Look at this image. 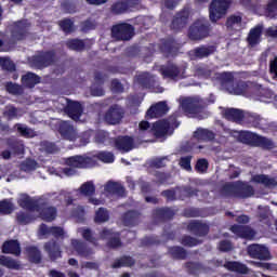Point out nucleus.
I'll list each match as a JSON object with an SVG mask.
<instances>
[{"label": "nucleus", "instance_id": "f257e3e1", "mask_svg": "<svg viewBox=\"0 0 277 277\" xmlns=\"http://www.w3.org/2000/svg\"><path fill=\"white\" fill-rule=\"evenodd\" d=\"M222 192L225 196L238 199H247L254 196L253 186L241 181L224 184L222 186Z\"/></svg>", "mask_w": 277, "mask_h": 277}, {"label": "nucleus", "instance_id": "f03ea898", "mask_svg": "<svg viewBox=\"0 0 277 277\" xmlns=\"http://www.w3.org/2000/svg\"><path fill=\"white\" fill-rule=\"evenodd\" d=\"M97 164L96 160L85 156V155H76L67 159V167L63 169V174L66 176H72L77 174V170L74 168L78 169H90L94 168Z\"/></svg>", "mask_w": 277, "mask_h": 277}, {"label": "nucleus", "instance_id": "7ed1b4c3", "mask_svg": "<svg viewBox=\"0 0 277 277\" xmlns=\"http://www.w3.org/2000/svg\"><path fill=\"white\" fill-rule=\"evenodd\" d=\"M239 140L242 144H249L251 146L261 147L264 150L274 149L275 145L272 138L259 135L258 133L250 131L239 132Z\"/></svg>", "mask_w": 277, "mask_h": 277}, {"label": "nucleus", "instance_id": "20e7f679", "mask_svg": "<svg viewBox=\"0 0 277 277\" xmlns=\"http://www.w3.org/2000/svg\"><path fill=\"white\" fill-rule=\"evenodd\" d=\"M30 63L36 69L43 70L57 63V52L54 50L39 52L31 57Z\"/></svg>", "mask_w": 277, "mask_h": 277}, {"label": "nucleus", "instance_id": "39448f33", "mask_svg": "<svg viewBox=\"0 0 277 277\" xmlns=\"http://www.w3.org/2000/svg\"><path fill=\"white\" fill-rule=\"evenodd\" d=\"M210 22L197 19L189 26L188 39L195 42L202 41L210 36Z\"/></svg>", "mask_w": 277, "mask_h": 277}, {"label": "nucleus", "instance_id": "423d86ee", "mask_svg": "<svg viewBox=\"0 0 277 277\" xmlns=\"http://www.w3.org/2000/svg\"><path fill=\"white\" fill-rule=\"evenodd\" d=\"M233 0H212L209 5V19L213 23L223 18L227 14Z\"/></svg>", "mask_w": 277, "mask_h": 277}, {"label": "nucleus", "instance_id": "0eeeda50", "mask_svg": "<svg viewBox=\"0 0 277 277\" xmlns=\"http://www.w3.org/2000/svg\"><path fill=\"white\" fill-rule=\"evenodd\" d=\"M159 71H161V75L163 77V79H184L185 78V71H186V67L184 66H179L173 62H167L166 65H162L159 68Z\"/></svg>", "mask_w": 277, "mask_h": 277}, {"label": "nucleus", "instance_id": "6e6552de", "mask_svg": "<svg viewBox=\"0 0 277 277\" xmlns=\"http://www.w3.org/2000/svg\"><path fill=\"white\" fill-rule=\"evenodd\" d=\"M111 35L119 41H129L134 36V26L129 23H120L111 28Z\"/></svg>", "mask_w": 277, "mask_h": 277}, {"label": "nucleus", "instance_id": "1a4fd4ad", "mask_svg": "<svg viewBox=\"0 0 277 277\" xmlns=\"http://www.w3.org/2000/svg\"><path fill=\"white\" fill-rule=\"evenodd\" d=\"M30 24L27 19L14 22L11 30V38L14 42L23 41L27 38Z\"/></svg>", "mask_w": 277, "mask_h": 277}, {"label": "nucleus", "instance_id": "9d476101", "mask_svg": "<svg viewBox=\"0 0 277 277\" xmlns=\"http://www.w3.org/2000/svg\"><path fill=\"white\" fill-rule=\"evenodd\" d=\"M126 116V110L119 104H113L105 113L104 119L107 123L116 126L121 122Z\"/></svg>", "mask_w": 277, "mask_h": 277}, {"label": "nucleus", "instance_id": "9b49d317", "mask_svg": "<svg viewBox=\"0 0 277 277\" xmlns=\"http://www.w3.org/2000/svg\"><path fill=\"white\" fill-rule=\"evenodd\" d=\"M58 135L65 141L76 142L77 141V129L70 121H61L56 126Z\"/></svg>", "mask_w": 277, "mask_h": 277}, {"label": "nucleus", "instance_id": "f8f14e48", "mask_svg": "<svg viewBox=\"0 0 277 277\" xmlns=\"http://www.w3.org/2000/svg\"><path fill=\"white\" fill-rule=\"evenodd\" d=\"M140 4V0H117L110 6L113 15H122Z\"/></svg>", "mask_w": 277, "mask_h": 277}, {"label": "nucleus", "instance_id": "ddd939ff", "mask_svg": "<svg viewBox=\"0 0 277 277\" xmlns=\"http://www.w3.org/2000/svg\"><path fill=\"white\" fill-rule=\"evenodd\" d=\"M181 107L184 114L187 116H197L202 113V106L199 101L193 97H186L182 100Z\"/></svg>", "mask_w": 277, "mask_h": 277}, {"label": "nucleus", "instance_id": "4468645a", "mask_svg": "<svg viewBox=\"0 0 277 277\" xmlns=\"http://www.w3.org/2000/svg\"><path fill=\"white\" fill-rule=\"evenodd\" d=\"M189 17V10L188 9H182L177 14L174 15L170 28L174 32H180L183 30L187 23Z\"/></svg>", "mask_w": 277, "mask_h": 277}, {"label": "nucleus", "instance_id": "2eb2a0df", "mask_svg": "<svg viewBox=\"0 0 277 277\" xmlns=\"http://www.w3.org/2000/svg\"><path fill=\"white\" fill-rule=\"evenodd\" d=\"M248 254L251 259L259 261H268L271 259L269 250L263 245L258 243L248 247Z\"/></svg>", "mask_w": 277, "mask_h": 277}, {"label": "nucleus", "instance_id": "dca6fc26", "mask_svg": "<svg viewBox=\"0 0 277 277\" xmlns=\"http://www.w3.org/2000/svg\"><path fill=\"white\" fill-rule=\"evenodd\" d=\"M159 51L164 57H174L179 52V44L174 38L162 39L159 43Z\"/></svg>", "mask_w": 277, "mask_h": 277}, {"label": "nucleus", "instance_id": "f3484780", "mask_svg": "<svg viewBox=\"0 0 277 277\" xmlns=\"http://www.w3.org/2000/svg\"><path fill=\"white\" fill-rule=\"evenodd\" d=\"M217 51L214 44H200L190 51V56L197 60L211 57Z\"/></svg>", "mask_w": 277, "mask_h": 277}, {"label": "nucleus", "instance_id": "a211bd4d", "mask_svg": "<svg viewBox=\"0 0 277 277\" xmlns=\"http://www.w3.org/2000/svg\"><path fill=\"white\" fill-rule=\"evenodd\" d=\"M71 246L75 250V252L83 259L90 260L92 256L95 254L94 249L90 248L87 242L72 239L71 240Z\"/></svg>", "mask_w": 277, "mask_h": 277}, {"label": "nucleus", "instance_id": "6ab92c4d", "mask_svg": "<svg viewBox=\"0 0 277 277\" xmlns=\"http://www.w3.org/2000/svg\"><path fill=\"white\" fill-rule=\"evenodd\" d=\"M64 111L71 120L78 122L83 115V106L79 102L67 101Z\"/></svg>", "mask_w": 277, "mask_h": 277}, {"label": "nucleus", "instance_id": "aec40b11", "mask_svg": "<svg viewBox=\"0 0 277 277\" xmlns=\"http://www.w3.org/2000/svg\"><path fill=\"white\" fill-rule=\"evenodd\" d=\"M170 108L168 106L167 102H159L154 105H151L147 113L146 118L147 119H154V118H160L169 113Z\"/></svg>", "mask_w": 277, "mask_h": 277}, {"label": "nucleus", "instance_id": "412c9836", "mask_svg": "<svg viewBox=\"0 0 277 277\" xmlns=\"http://www.w3.org/2000/svg\"><path fill=\"white\" fill-rule=\"evenodd\" d=\"M264 118L255 113H246L241 123L248 128L264 129Z\"/></svg>", "mask_w": 277, "mask_h": 277}, {"label": "nucleus", "instance_id": "4be33fe9", "mask_svg": "<svg viewBox=\"0 0 277 277\" xmlns=\"http://www.w3.org/2000/svg\"><path fill=\"white\" fill-rule=\"evenodd\" d=\"M229 230L241 239L251 240L255 237V230L250 226L234 224L233 226H230Z\"/></svg>", "mask_w": 277, "mask_h": 277}, {"label": "nucleus", "instance_id": "5701e85b", "mask_svg": "<svg viewBox=\"0 0 277 277\" xmlns=\"http://www.w3.org/2000/svg\"><path fill=\"white\" fill-rule=\"evenodd\" d=\"M223 118L229 122H236L242 124L246 113L237 108H225L222 111Z\"/></svg>", "mask_w": 277, "mask_h": 277}, {"label": "nucleus", "instance_id": "b1692460", "mask_svg": "<svg viewBox=\"0 0 277 277\" xmlns=\"http://www.w3.org/2000/svg\"><path fill=\"white\" fill-rule=\"evenodd\" d=\"M187 229L197 237H206L210 233V226L197 220L189 222Z\"/></svg>", "mask_w": 277, "mask_h": 277}, {"label": "nucleus", "instance_id": "393cba45", "mask_svg": "<svg viewBox=\"0 0 277 277\" xmlns=\"http://www.w3.org/2000/svg\"><path fill=\"white\" fill-rule=\"evenodd\" d=\"M44 251L48 253L50 261L55 262L62 258L61 246L54 239L44 243Z\"/></svg>", "mask_w": 277, "mask_h": 277}, {"label": "nucleus", "instance_id": "a878e982", "mask_svg": "<svg viewBox=\"0 0 277 277\" xmlns=\"http://www.w3.org/2000/svg\"><path fill=\"white\" fill-rule=\"evenodd\" d=\"M115 148L122 153H129L134 149V138L131 136H119L115 138Z\"/></svg>", "mask_w": 277, "mask_h": 277}, {"label": "nucleus", "instance_id": "bb28decb", "mask_svg": "<svg viewBox=\"0 0 277 277\" xmlns=\"http://www.w3.org/2000/svg\"><path fill=\"white\" fill-rule=\"evenodd\" d=\"M57 215H58V210L54 206L41 207L39 211V217L47 223H52L53 221H55V219H57Z\"/></svg>", "mask_w": 277, "mask_h": 277}, {"label": "nucleus", "instance_id": "cd10ccee", "mask_svg": "<svg viewBox=\"0 0 277 277\" xmlns=\"http://www.w3.org/2000/svg\"><path fill=\"white\" fill-rule=\"evenodd\" d=\"M104 190L110 196L124 197L126 187L118 182L108 181L104 186Z\"/></svg>", "mask_w": 277, "mask_h": 277}, {"label": "nucleus", "instance_id": "c85d7f7f", "mask_svg": "<svg viewBox=\"0 0 277 277\" xmlns=\"http://www.w3.org/2000/svg\"><path fill=\"white\" fill-rule=\"evenodd\" d=\"M170 130V123L167 120H159L151 126L150 131L154 133L156 138H161L167 136Z\"/></svg>", "mask_w": 277, "mask_h": 277}, {"label": "nucleus", "instance_id": "c756f323", "mask_svg": "<svg viewBox=\"0 0 277 277\" xmlns=\"http://www.w3.org/2000/svg\"><path fill=\"white\" fill-rule=\"evenodd\" d=\"M42 78L34 72H27L22 76L21 82L25 89H34L41 83Z\"/></svg>", "mask_w": 277, "mask_h": 277}, {"label": "nucleus", "instance_id": "7c9ffc66", "mask_svg": "<svg viewBox=\"0 0 277 277\" xmlns=\"http://www.w3.org/2000/svg\"><path fill=\"white\" fill-rule=\"evenodd\" d=\"M198 193H200V190L193 187L192 185H184L177 188V199L185 201L186 199L197 197Z\"/></svg>", "mask_w": 277, "mask_h": 277}, {"label": "nucleus", "instance_id": "2f4dec72", "mask_svg": "<svg viewBox=\"0 0 277 277\" xmlns=\"http://www.w3.org/2000/svg\"><path fill=\"white\" fill-rule=\"evenodd\" d=\"M2 253L3 254H14L15 256H19L22 253L21 243L18 240H8L2 245Z\"/></svg>", "mask_w": 277, "mask_h": 277}, {"label": "nucleus", "instance_id": "473e14b6", "mask_svg": "<svg viewBox=\"0 0 277 277\" xmlns=\"http://www.w3.org/2000/svg\"><path fill=\"white\" fill-rule=\"evenodd\" d=\"M193 137H195L198 143H209L214 140L215 134L208 129L198 128L196 132L193 133Z\"/></svg>", "mask_w": 277, "mask_h": 277}, {"label": "nucleus", "instance_id": "72a5a7b5", "mask_svg": "<svg viewBox=\"0 0 277 277\" xmlns=\"http://www.w3.org/2000/svg\"><path fill=\"white\" fill-rule=\"evenodd\" d=\"M17 206L24 210L35 211L40 208L37 201L30 198L27 194H23L21 198L17 199Z\"/></svg>", "mask_w": 277, "mask_h": 277}, {"label": "nucleus", "instance_id": "f704fd0d", "mask_svg": "<svg viewBox=\"0 0 277 277\" xmlns=\"http://www.w3.org/2000/svg\"><path fill=\"white\" fill-rule=\"evenodd\" d=\"M25 254L28 256V261L34 264H41L42 262V252L36 246H28L25 248Z\"/></svg>", "mask_w": 277, "mask_h": 277}, {"label": "nucleus", "instance_id": "c9c22d12", "mask_svg": "<svg viewBox=\"0 0 277 277\" xmlns=\"http://www.w3.org/2000/svg\"><path fill=\"white\" fill-rule=\"evenodd\" d=\"M6 147L11 149L14 155H23L25 153V144L19 138H6Z\"/></svg>", "mask_w": 277, "mask_h": 277}, {"label": "nucleus", "instance_id": "e433bc0d", "mask_svg": "<svg viewBox=\"0 0 277 277\" xmlns=\"http://www.w3.org/2000/svg\"><path fill=\"white\" fill-rule=\"evenodd\" d=\"M262 32V26H256L250 29L249 35L247 37V41L251 48H254L255 45L260 44Z\"/></svg>", "mask_w": 277, "mask_h": 277}, {"label": "nucleus", "instance_id": "4c0bfd02", "mask_svg": "<svg viewBox=\"0 0 277 277\" xmlns=\"http://www.w3.org/2000/svg\"><path fill=\"white\" fill-rule=\"evenodd\" d=\"M223 267L228 269L229 272H234L241 275H247L249 272L246 264H241L236 261H226Z\"/></svg>", "mask_w": 277, "mask_h": 277}, {"label": "nucleus", "instance_id": "58836bf2", "mask_svg": "<svg viewBox=\"0 0 277 277\" xmlns=\"http://www.w3.org/2000/svg\"><path fill=\"white\" fill-rule=\"evenodd\" d=\"M136 82L142 89L145 90H150L155 85L154 78L151 77L150 74L147 72L137 75Z\"/></svg>", "mask_w": 277, "mask_h": 277}, {"label": "nucleus", "instance_id": "ea45409f", "mask_svg": "<svg viewBox=\"0 0 277 277\" xmlns=\"http://www.w3.org/2000/svg\"><path fill=\"white\" fill-rule=\"evenodd\" d=\"M214 79L221 83L222 87L233 85L235 82V76L229 71L216 72Z\"/></svg>", "mask_w": 277, "mask_h": 277}, {"label": "nucleus", "instance_id": "a19ab883", "mask_svg": "<svg viewBox=\"0 0 277 277\" xmlns=\"http://www.w3.org/2000/svg\"><path fill=\"white\" fill-rule=\"evenodd\" d=\"M140 213L135 210L124 212L122 215V223L124 226H135L138 224Z\"/></svg>", "mask_w": 277, "mask_h": 277}, {"label": "nucleus", "instance_id": "79ce46f5", "mask_svg": "<svg viewBox=\"0 0 277 277\" xmlns=\"http://www.w3.org/2000/svg\"><path fill=\"white\" fill-rule=\"evenodd\" d=\"M65 47L71 51L82 52L85 50V42L83 39L70 38L66 40Z\"/></svg>", "mask_w": 277, "mask_h": 277}, {"label": "nucleus", "instance_id": "37998d69", "mask_svg": "<svg viewBox=\"0 0 277 277\" xmlns=\"http://www.w3.org/2000/svg\"><path fill=\"white\" fill-rule=\"evenodd\" d=\"M154 216L161 221H170L175 216V212L171 208H158L154 211Z\"/></svg>", "mask_w": 277, "mask_h": 277}, {"label": "nucleus", "instance_id": "c03bdc74", "mask_svg": "<svg viewBox=\"0 0 277 277\" xmlns=\"http://www.w3.org/2000/svg\"><path fill=\"white\" fill-rule=\"evenodd\" d=\"M253 182L258 184H262L265 187H277V181L274 177H269V175L256 174L253 175Z\"/></svg>", "mask_w": 277, "mask_h": 277}, {"label": "nucleus", "instance_id": "a18cd8bd", "mask_svg": "<svg viewBox=\"0 0 277 277\" xmlns=\"http://www.w3.org/2000/svg\"><path fill=\"white\" fill-rule=\"evenodd\" d=\"M135 260L130 255H122L120 259H116L111 264L113 268L133 267Z\"/></svg>", "mask_w": 277, "mask_h": 277}, {"label": "nucleus", "instance_id": "49530a36", "mask_svg": "<svg viewBox=\"0 0 277 277\" xmlns=\"http://www.w3.org/2000/svg\"><path fill=\"white\" fill-rule=\"evenodd\" d=\"M169 253L173 260L185 261L187 259V250L180 246L170 247Z\"/></svg>", "mask_w": 277, "mask_h": 277}, {"label": "nucleus", "instance_id": "de8ad7c7", "mask_svg": "<svg viewBox=\"0 0 277 277\" xmlns=\"http://www.w3.org/2000/svg\"><path fill=\"white\" fill-rule=\"evenodd\" d=\"M15 129L16 132L19 133L21 137L32 138L37 136L36 131L26 124L16 123Z\"/></svg>", "mask_w": 277, "mask_h": 277}, {"label": "nucleus", "instance_id": "09e8293b", "mask_svg": "<svg viewBox=\"0 0 277 277\" xmlns=\"http://www.w3.org/2000/svg\"><path fill=\"white\" fill-rule=\"evenodd\" d=\"M264 14L269 19H277V0H268Z\"/></svg>", "mask_w": 277, "mask_h": 277}, {"label": "nucleus", "instance_id": "8fccbe9b", "mask_svg": "<svg viewBox=\"0 0 277 277\" xmlns=\"http://www.w3.org/2000/svg\"><path fill=\"white\" fill-rule=\"evenodd\" d=\"M0 265L10 269H21V264L16 260H13L12 258L6 255H0Z\"/></svg>", "mask_w": 277, "mask_h": 277}, {"label": "nucleus", "instance_id": "3c124183", "mask_svg": "<svg viewBox=\"0 0 277 277\" xmlns=\"http://www.w3.org/2000/svg\"><path fill=\"white\" fill-rule=\"evenodd\" d=\"M91 159H98L104 163L110 164L116 160V156L110 151H98L94 157H91Z\"/></svg>", "mask_w": 277, "mask_h": 277}, {"label": "nucleus", "instance_id": "603ef678", "mask_svg": "<svg viewBox=\"0 0 277 277\" xmlns=\"http://www.w3.org/2000/svg\"><path fill=\"white\" fill-rule=\"evenodd\" d=\"M58 27H61L62 31L65 35H70L75 32V22H72L70 18H64L62 21H58Z\"/></svg>", "mask_w": 277, "mask_h": 277}, {"label": "nucleus", "instance_id": "864d4df0", "mask_svg": "<svg viewBox=\"0 0 277 277\" xmlns=\"http://www.w3.org/2000/svg\"><path fill=\"white\" fill-rule=\"evenodd\" d=\"M180 243L184 247L193 248L196 246H200L202 241L198 240L197 238L190 236V235H183Z\"/></svg>", "mask_w": 277, "mask_h": 277}, {"label": "nucleus", "instance_id": "5fc2aeb1", "mask_svg": "<svg viewBox=\"0 0 277 277\" xmlns=\"http://www.w3.org/2000/svg\"><path fill=\"white\" fill-rule=\"evenodd\" d=\"M40 148L42 151H45L47 154H56L60 151V147L53 143V142H50V141H42L40 143Z\"/></svg>", "mask_w": 277, "mask_h": 277}, {"label": "nucleus", "instance_id": "6e6d98bb", "mask_svg": "<svg viewBox=\"0 0 277 277\" xmlns=\"http://www.w3.org/2000/svg\"><path fill=\"white\" fill-rule=\"evenodd\" d=\"M109 221V212L105 208H98V210L95 212V223L96 224H103L107 223Z\"/></svg>", "mask_w": 277, "mask_h": 277}, {"label": "nucleus", "instance_id": "4d7b16f0", "mask_svg": "<svg viewBox=\"0 0 277 277\" xmlns=\"http://www.w3.org/2000/svg\"><path fill=\"white\" fill-rule=\"evenodd\" d=\"M154 176L156 177V180L151 181L155 185L157 186H161L163 184H167L168 181L170 180L171 175L169 173H164L161 171H156L154 173Z\"/></svg>", "mask_w": 277, "mask_h": 277}, {"label": "nucleus", "instance_id": "13d9d810", "mask_svg": "<svg viewBox=\"0 0 277 277\" xmlns=\"http://www.w3.org/2000/svg\"><path fill=\"white\" fill-rule=\"evenodd\" d=\"M3 116L6 118L8 121L14 120L18 118V109L13 105L5 106L3 110Z\"/></svg>", "mask_w": 277, "mask_h": 277}, {"label": "nucleus", "instance_id": "bf43d9fd", "mask_svg": "<svg viewBox=\"0 0 277 277\" xmlns=\"http://www.w3.org/2000/svg\"><path fill=\"white\" fill-rule=\"evenodd\" d=\"M242 16L241 15H232L226 18L225 26L226 28L241 27Z\"/></svg>", "mask_w": 277, "mask_h": 277}, {"label": "nucleus", "instance_id": "052dcab7", "mask_svg": "<svg viewBox=\"0 0 277 277\" xmlns=\"http://www.w3.org/2000/svg\"><path fill=\"white\" fill-rule=\"evenodd\" d=\"M32 221H34L32 215H30L27 212H22L21 211V212L16 213V222H17V224L27 225V224L32 223Z\"/></svg>", "mask_w": 277, "mask_h": 277}, {"label": "nucleus", "instance_id": "680f3d73", "mask_svg": "<svg viewBox=\"0 0 277 277\" xmlns=\"http://www.w3.org/2000/svg\"><path fill=\"white\" fill-rule=\"evenodd\" d=\"M37 161L32 159H27L22 162L21 170L25 173L34 172L37 169Z\"/></svg>", "mask_w": 277, "mask_h": 277}, {"label": "nucleus", "instance_id": "e2e57ef3", "mask_svg": "<svg viewBox=\"0 0 277 277\" xmlns=\"http://www.w3.org/2000/svg\"><path fill=\"white\" fill-rule=\"evenodd\" d=\"M14 206L8 199H3L0 201V214L9 215L13 212Z\"/></svg>", "mask_w": 277, "mask_h": 277}, {"label": "nucleus", "instance_id": "0e129e2a", "mask_svg": "<svg viewBox=\"0 0 277 277\" xmlns=\"http://www.w3.org/2000/svg\"><path fill=\"white\" fill-rule=\"evenodd\" d=\"M82 196H93L95 194V185L93 182H87L80 186Z\"/></svg>", "mask_w": 277, "mask_h": 277}, {"label": "nucleus", "instance_id": "69168bd1", "mask_svg": "<svg viewBox=\"0 0 277 277\" xmlns=\"http://www.w3.org/2000/svg\"><path fill=\"white\" fill-rule=\"evenodd\" d=\"M5 90L9 94L21 95L23 93V89L19 84L13 83L12 81H8L5 83Z\"/></svg>", "mask_w": 277, "mask_h": 277}, {"label": "nucleus", "instance_id": "338daca9", "mask_svg": "<svg viewBox=\"0 0 277 277\" xmlns=\"http://www.w3.org/2000/svg\"><path fill=\"white\" fill-rule=\"evenodd\" d=\"M120 236V233L113 230V228L104 227L102 232H100V238L103 240H109Z\"/></svg>", "mask_w": 277, "mask_h": 277}, {"label": "nucleus", "instance_id": "774afa93", "mask_svg": "<svg viewBox=\"0 0 277 277\" xmlns=\"http://www.w3.org/2000/svg\"><path fill=\"white\" fill-rule=\"evenodd\" d=\"M233 92L236 95H242L248 92V84L246 81H238L234 87H233Z\"/></svg>", "mask_w": 277, "mask_h": 277}]
</instances>
